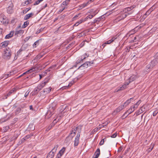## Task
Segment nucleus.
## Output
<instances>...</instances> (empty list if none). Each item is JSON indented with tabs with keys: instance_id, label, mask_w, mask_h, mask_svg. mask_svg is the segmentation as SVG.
Instances as JSON below:
<instances>
[{
	"instance_id": "37998d69",
	"label": "nucleus",
	"mask_w": 158,
	"mask_h": 158,
	"mask_svg": "<svg viewBox=\"0 0 158 158\" xmlns=\"http://www.w3.org/2000/svg\"><path fill=\"white\" fill-rule=\"evenodd\" d=\"M158 113V110H155L153 113V116H156V114H157V113Z\"/></svg>"
},
{
	"instance_id": "c9c22d12",
	"label": "nucleus",
	"mask_w": 158,
	"mask_h": 158,
	"mask_svg": "<svg viewBox=\"0 0 158 158\" xmlns=\"http://www.w3.org/2000/svg\"><path fill=\"white\" fill-rule=\"evenodd\" d=\"M28 127L31 130H33L35 129L34 127L33 124H30L29 125Z\"/></svg>"
},
{
	"instance_id": "864d4df0",
	"label": "nucleus",
	"mask_w": 158,
	"mask_h": 158,
	"mask_svg": "<svg viewBox=\"0 0 158 158\" xmlns=\"http://www.w3.org/2000/svg\"><path fill=\"white\" fill-rule=\"evenodd\" d=\"M130 148H127V149L125 151V152L124 153V155H125L130 150Z\"/></svg>"
},
{
	"instance_id": "39448f33",
	"label": "nucleus",
	"mask_w": 158,
	"mask_h": 158,
	"mask_svg": "<svg viewBox=\"0 0 158 158\" xmlns=\"http://www.w3.org/2000/svg\"><path fill=\"white\" fill-rule=\"evenodd\" d=\"M125 108L124 105H120L119 107L117 108L114 111L113 114H116L118 113L120 111L122 110L123 108Z\"/></svg>"
},
{
	"instance_id": "c03bdc74",
	"label": "nucleus",
	"mask_w": 158,
	"mask_h": 158,
	"mask_svg": "<svg viewBox=\"0 0 158 158\" xmlns=\"http://www.w3.org/2000/svg\"><path fill=\"white\" fill-rule=\"evenodd\" d=\"M31 7H29L28 8H27L25 9L23 13L24 12H25V13L27 12L29 10H30L31 9Z\"/></svg>"
},
{
	"instance_id": "412c9836",
	"label": "nucleus",
	"mask_w": 158,
	"mask_h": 158,
	"mask_svg": "<svg viewBox=\"0 0 158 158\" xmlns=\"http://www.w3.org/2000/svg\"><path fill=\"white\" fill-rule=\"evenodd\" d=\"M13 7H8L7 9V12L8 14H11L13 12Z\"/></svg>"
},
{
	"instance_id": "423d86ee",
	"label": "nucleus",
	"mask_w": 158,
	"mask_h": 158,
	"mask_svg": "<svg viewBox=\"0 0 158 158\" xmlns=\"http://www.w3.org/2000/svg\"><path fill=\"white\" fill-rule=\"evenodd\" d=\"M93 61H87L83 64L82 65H81L80 67L83 66L85 68H87L89 66H90L91 64H93Z\"/></svg>"
},
{
	"instance_id": "4be33fe9",
	"label": "nucleus",
	"mask_w": 158,
	"mask_h": 158,
	"mask_svg": "<svg viewBox=\"0 0 158 158\" xmlns=\"http://www.w3.org/2000/svg\"><path fill=\"white\" fill-rule=\"evenodd\" d=\"M74 83V82L73 81H72L69 84L68 86H63L62 87V88H63V89H66V88H68L69 87H70L73 85Z\"/></svg>"
},
{
	"instance_id": "0eeeda50",
	"label": "nucleus",
	"mask_w": 158,
	"mask_h": 158,
	"mask_svg": "<svg viewBox=\"0 0 158 158\" xmlns=\"http://www.w3.org/2000/svg\"><path fill=\"white\" fill-rule=\"evenodd\" d=\"M158 63V58H156L153 60L151 62V66L152 67L154 66Z\"/></svg>"
},
{
	"instance_id": "13d9d810",
	"label": "nucleus",
	"mask_w": 158,
	"mask_h": 158,
	"mask_svg": "<svg viewBox=\"0 0 158 158\" xmlns=\"http://www.w3.org/2000/svg\"><path fill=\"white\" fill-rule=\"evenodd\" d=\"M79 14H78V15H76L75 16H74L73 18V20H75L76 19L77 17H78L79 16Z\"/></svg>"
},
{
	"instance_id": "a878e982",
	"label": "nucleus",
	"mask_w": 158,
	"mask_h": 158,
	"mask_svg": "<svg viewBox=\"0 0 158 158\" xmlns=\"http://www.w3.org/2000/svg\"><path fill=\"white\" fill-rule=\"evenodd\" d=\"M21 111V108L18 107L17 108L15 111V113L16 114H18L20 113Z\"/></svg>"
},
{
	"instance_id": "7c9ffc66",
	"label": "nucleus",
	"mask_w": 158,
	"mask_h": 158,
	"mask_svg": "<svg viewBox=\"0 0 158 158\" xmlns=\"http://www.w3.org/2000/svg\"><path fill=\"white\" fill-rule=\"evenodd\" d=\"M17 133V132L15 131V135L13 136L12 138L13 139L15 140L19 136V134Z\"/></svg>"
},
{
	"instance_id": "393cba45",
	"label": "nucleus",
	"mask_w": 158,
	"mask_h": 158,
	"mask_svg": "<svg viewBox=\"0 0 158 158\" xmlns=\"http://www.w3.org/2000/svg\"><path fill=\"white\" fill-rule=\"evenodd\" d=\"M151 13V10H148L143 16L144 18L147 17V16L149 15Z\"/></svg>"
},
{
	"instance_id": "b1692460",
	"label": "nucleus",
	"mask_w": 158,
	"mask_h": 158,
	"mask_svg": "<svg viewBox=\"0 0 158 158\" xmlns=\"http://www.w3.org/2000/svg\"><path fill=\"white\" fill-rule=\"evenodd\" d=\"M16 90V89L15 88H13L7 94L8 96H10L11 94L13 93L14 91Z\"/></svg>"
},
{
	"instance_id": "4d7b16f0",
	"label": "nucleus",
	"mask_w": 158,
	"mask_h": 158,
	"mask_svg": "<svg viewBox=\"0 0 158 158\" xmlns=\"http://www.w3.org/2000/svg\"><path fill=\"white\" fill-rule=\"evenodd\" d=\"M123 149V148L122 147H120L119 148H118V152H121L122 150Z\"/></svg>"
},
{
	"instance_id": "ea45409f",
	"label": "nucleus",
	"mask_w": 158,
	"mask_h": 158,
	"mask_svg": "<svg viewBox=\"0 0 158 158\" xmlns=\"http://www.w3.org/2000/svg\"><path fill=\"white\" fill-rule=\"evenodd\" d=\"M41 2H42L40 0H38L37 1H36L35 3H34V6H35V5H37L38 4H39V3Z\"/></svg>"
},
{
	"instance_id": "5701e85b",
	"label": "nucleus",
	"mask_w": 158,
	"mask_h": 158,
	"mask_svg": "<svg viewBox=\"0 0 158 158\" xmlns=\"http://www.w3.org/2000/svg\"><path fill=\"white\" fill-rule=\"evenodd\" d=\"M59 147V145L58 144H56L55 145L53 148L51 150L52 152H54L55 153H56L58 148Z\"/></svg>"
},
{
	"instance_id": "c85d7f7f",
	"label": "nucleus",
	"mask_w": 158,
	"mask_h": 158,
	"mask_svg": "<svg viewBox=\"0 0 158 158\" xmlns=\"http://www.w3.org/2000/svg\"><path fill=\"white\" fill-rule=\"evenodd\" d=\"M29 22H28V21H26L24 22L23 24L22 25V28H25L27 26L28 24H29Z\"/></svg>"
},
{
	"instance_id": "f704fd0d",
	"label": "nucleus",
	"mask_w": 158,
	"mask_h": 158,
	"mask_svg": "<svg viewBox=\"0 0 158 158\" xmlns=\"http://www.w3.org/2000/svg\"><path fill=\"white\" fill-rule=\"evenodd\" d=\"M40 40H38L35 42L33 45V47L34 48H36V45H38L39 44V41Z\"/></svg>"
},
{
	"instance_id": "f257e3e1",
	"label": "nucleus",
	"mask_w": 158,
	"mask_h": 158,
	"mask_svg": "<svg viewBox=\"0 0 158 158\" xmlns=\"http://www.w3.org/2000/svg\"><path fill=\"white\" fill-rule=\"evenodd\" d=\"M73 129L71 131L69 135L66 137L65 141H66V142H68L71 140L75 136L76 132H78L75 139L74 143V146H77L78 145L79 143V137L81 130L79 127H76L75 128H73Z\"/></svg>"
},
{
	"instance_id": "ddd939ff",
	"label": "nucleus",
	"mask_w": 158,
	"mask_h": 158,
	"mask_svg": "<svg viewBox=\"0 0 158 158\" xmlns=\"http://www.w3.org/2000/svg\"><path fill=\"white\" fill-rule=\"evenodd\" d=\"M34 15V13H31L28 14H27L24 17V19L27 20L29 19L30 17H31Z\"/></svg>"
},
{
	"instance_id": "dca6fc26",
	"label": "nucleus",
	"mask_w": 158,
	"mask_h": 158,
	"mask_svg": "<svg viewBox=\"0 0 158 158\" xmlns=\"http://www.w3.org/2000/svg\"><path fill=\"white\" fill-rule=\"evenodd\" d=\"M87 56L86 53H85L81 56V60H77V63H80L81 62H82L83 60L85 59L86 58L85 56Z\"/></svg>"
},
{
	"instance_id": "2f4dec72",
	"label": "nucleus",
	"mask_w": 158,
	"mask_h": 158,
	"mask_svg": "<svg viewBox=\"0 0 158 158\" xmlns=\"http://www.w3.org/2000/svg\"><path fill=\"white\" fill-rule=\"evenodd\" d=\"M70 1V0H66L65 1L63 2H62V4L63 5L67 6V5L69 3Z\"/></svg>"
},
{
	"instance_id": "e433bc0d",
	"label": "nucleus",
	"mask_w": 158,
	"mask_h": 158,
	"mask_svg": "<svg viewBox=\"0 0 158 158\" xmlns=\"http://www.w3.org/2000/svg\"><path fill=\"white\" fill-rule=\"evenodd\" d=\"M134 8V7L133 6H131L130 7H128L126 9L127 11H129L130 10H131L133 9Z\"/></svg>"
},
{
	"instance_id": "6ab92c4d",
	"label": "nucleus",
	"mask_w": 158,
	"mask_h": 158,
	"mask_svg": "<svg viewBox=\"0 0 158 158\" xmlns=\"http://www.w3.org/2000/svg\"><path fill=\"white\" fill-rule=\"evenodd\" d=\"M51 88L50 87L48 88H45L44 89L43 92L44 94H47L51 90Z\"/></svg>"
},
{
	"instance_id": "a18cd8bd",
	"label": "nucleus",
	"mask_w": 158,
	"mask_h": 158,
	"mask_svg": "<svg viewBox=\"0 0 158 158\" xmlns=\"http://www.w3.org/2000/svg\"><path fill=\"white\" fill-rule=\"evenodd\" d=\"M38 89V88H37V87H36L35 89H34V91L36 93V94H37L39 92V91H40V90H39V89Z\"/></svg>"
},
{
	"instance_id": "f03ea898",
	"label": "nucleus",
	"mask_w": 158,
	"mask_h": 158,
	"mask_svg": "<svg viewBox=\"0 0 158 158\" xmlns=\"http://www.w3.org/2000/svg\"><path fill=\"white\" fill-rule=\"evenodd\" d=\"M11 55V53L10 51L9 50L6 49L4 51L3 57L5 59H9Z\"/></svg>"
},
{
	"instance_id": "7ed1b4c3",
	"label": "nucleus",
	"mask_w": 158,
	"mask_h": 158,
	"mask_svg": "<svg viewBox=\"0 0 158 158\" xmlns=\"http://www.w3.org/2000/svg\"><path fill=\"white\" fill-rule=\"evenodd\" d=\"M135 110V109H132V107L131 106L130 107L129 109L122 116V117L123 118H125L129 114H131Z\"/></svg>"
},
{
	"instance_id": "72a5a7b5",
	"label": "nucleus",
	"mask_w": 158,
	"mask_h": 158,
	"mask_svg": "<svg viewBox=\"0 0 158 158\" xmlns=\"http://www.w3.org/2000/svg\"><path fill=\"white\" fill-rule=\"evenodd\" d=\"M8 7H13V4L12 2L11 1H10L8 3Z\"/></svg>"
},
{
	"instance_id": "c756f323",
	"label": "nucleus",
	"mask_w": 158,
	"mask_h": 158,
	"mask_svg": "<svg viewBox=\"0 0 158 158\" xmlns=\"http://www.w3.org/2000/svg\"><path fill=\"white\" fill-rule=\"evenodd\" d=\"M23 32V30H19V31H16L15 32V35H17L20 34H22Z\"/></svg>"
},
{
	"instance_id": "473e14b6",
	"label": "nucleus",
	"mask_w": 158,
	"mask_h": 158,
	"mask_svg": "<svg viewBox=\"0 0 158 158\" xmlns=\"http://www.w3.org/2000/svg\"><path fill=\"white\" fill-rule=\"evenodd\" d=\"M33 136V135L30 133L29 135H27L24 137V139H25L27 140L28 139L30 138L31 136Z\"/></svg>"
},
{
	"instance_id": "4c0bfd02",
	"label": "nucleus",
	"mask_w": 158,
	"mask_h": 158,
	"mask_svg": "<svg viewBox=\"0 0 158 158\" xmlns=\"http://www.w3.org/2000/svg\"><path fill=\"white\" fill-rule=\"evenodd\" d=\"M43 56V55H42L41 54H39L37 55L36 56V58L37 59H39L42 58Z\"/></svg>"
},
{
	"instance_id": "774afa93",
	"label": "nucleus",
	"mask_w": 158,
	"mask_h": 158,
	"mask_svg": "<svg viewBox=\"0 0 158 158\" xmlns=\"http://www.w3.org/2000/svg\"><path fill=\"white\" fill-rule=\"evenodd\" d=\"M57 121L56 118H55L54 120L53 121L52 123H53L54 124H55L56 123H57Z\"/></svg>"
},
{
	"instance_id": "69168bd1",
	"label": "nucleus",
	"mask_w": 158,
	"mask_h": 158,
	"mask_svg": "<svg viewBox=\"0 0 158 158\" xmlns=\"http://www.w3.org/2000/svg\"><path fill=\"white\" fill-rule=\"evenodd\" d=\"M94 16V15H90L88 16V18H89L90 19H92Z\"/></svg>"
},
{
	"instance_id": "9d476101",
	"label": "nucleus",
	"mask_w": 158,
	"mask_h": 158,
	"mask_svg": "<svg viewBox=\"0 0 158 158\" xmlns=\"http://www.w3.org/2000/svg\"><path fill=\"white\" fill-rule=\"evenodd\" d=\"M60 109H61L62 110L61 112L64 113L66 111H67V110L69 109L68 107H67L66 105H64L62 106H61L60 107Z\"/></svg>"
},
{
	"instance_id": "09e8293b",
	"label": "nucleus",
	"mask_w": 158,
	"mask_h": 158,
	"mask_svg": "<svg viewBox=\"0 0 158 158\" xmlns=\"http://www.w3.org/2000/svg\"><path fill=\"white\" fill-rule=\"evenodd\" d=\"M62 155L61 154H59V153H58L57 154V155L56 158H60Z\"/></svg>"
},
{
	"instance_id": "20e7f679",
	"label": "nucleus",
	"mask_w": 158,
	"mask_h": 158,
	"mask_svg": "<svg viewBox=\"0 0 158 158\" xmlns=\"http://www.w3.org/2000/svg\"><path fill=\"white\" fill-rule=\"evenodd\" d=\"M137 78V76L134 75H132L129 77L128 80V81L127 82V85H128L130 83L134 81Z\"/></svg>"
},
{
	"instance_id": "e2e57ef3",
	"label": "nucleus",
	"mask_w": 158,
	"mask_h": 158,
	"mask_svg": "<svg viewBox=\"0 0 158 158\" xmlns=\"http://www.w3.org/2000/svg\"><path fill=\"white\" fill-rule=\"evenodd\" d=\"M31 94L32 95V96H34V95L37 94H36V93L34 91H32L31 93Z\"/></svg>"
},
{
	"instance_id": "2eb2a0df",
	"label": "nucleus",
	"mask_w": 158,
	"mask_h": 158,
	"mask_svg": "<svg viewBox=\"0 0 158 158\" xmlns=\"http://www.w3.org/2000/svg\"><path fill=\"white\" fill-rule=\"evenodd\" d=\"M134 99L133 98H130L125 102L123 105H124L125 107H126L129 103H131V101Z\"/></svg>"
},
{
	"instance_id": "5fc2aeb1",
	"label": "nucleus",
	"mask_w": 158,
	"mask_h": 158,
	"mask_svg": "<svg viewBox=\"0 0 158 158\" xmlns=\"http://www.w3.org/2000/svg\"><path fill=\"white\" fill-rule=\"evenodd\" d=\"M85 44V42L84 41H83L82 43L80 44L79 46L80 47H82Z\"/></svg>"
},
{
	"instance_id": "cd10ccee",
	"label": "nucleus",
	"mask_w": 158,
	"mask_h": 158,
	"mask_svg": "<svg viewBox=\"0 0 158 158\" xmlns=\"http://www.w3.org/2000/svg\"><path fill=\"white\" fill-rule=\"evenodd\" d=\"M65 148L64 147H63L61 150L59 151L58 153H59V154L63 155L64 153V152L65 151Z\"/></svg>"
},
{
	"instance_id": "79ce46f5",
	"label": "nucleus",
	"mask_w": 158,
	"mask_h": 158,
	"mask_svg": "<svg viewBox=\"0 0 158 158\" xmlns=\"http://www.w3.org/2000/svg\"><path fill=\"white\" fill-rule=\"evenodd\" d=\"M106 139V138H105L104 139H102L101 140V141L99 143V144L100 145H102L103 144H104V139Z\"/></svg>"
},
{
	"instance_id": "603ef678",
	"label": "nucleus",
	"mask_w": 158,
	"mask_h": 158,
	"mask_svg": "<svg viewBox=\"0 0 158 158\" xmlns=\"http://www.w3.org/2000/svg\"><path fill=\"white\" fill-rule=\"evenodd\" d=\"M130 47H127L125 49V51L126 52H129L130 51Z\"/></svg>"
},
{
	"instance_id": "680f3d73",
	"label": "nucleus",
	"mask_w": 158,
	"mask_h": 158,
	"mask_svg": "<svg viewBox=\"0 0 158 158\" xmlns=\"http://www.w3.org/2000/svg\"><path fill=\"white\" fill-rule=\"evenodd\" d=\"M29 92H27V91L25 93V97H27V96H28L29 94Z\"/></svg>"
},
{
	"instance_id": "9b49d317",
	"label": "nucleus",
	"mask_w": 158,
	"mask_h": 158,
	"mask_svg": "<svg viewBox=\"0 0 158 158\" xmlns=\"http://www.w3.org/2000/svg\"><path fill=\"white\" fill-rule=\"evenodd\" d=\"M9 41H5L4 42H2L0 44V47L5 48L8 45Z\"/></svg>"
},
{
	"instance_id": "6e6552de",
	"label": "nucleus",
	"mask_w": 158,
	"mask_h": 158,
	"mask_svg": "<svg viewBox=\"0 0 158 158\" xmlns=\"http://www.w3.org/2000/svg\"><path fill=\"white\" fill-rule=\"evenodd\" d=\"M47 83V81H44L43 82L39 84L37 87L38 89H39L40 90H41L43 87H44L46 83Z\"/></svg>"
},
{
	"instance_id": "f3484780",
	"label": "nucleus",
	"mask_w": 158,
	"mask_h": 158,
	"mask_svg": "<svg viewBox=\"0 0 158 158\" xmlns=\"http://www.w3.org/2000/svg\"><path fill=\"white\" fill-rule=\"evenodd\" d=\"M13 34L14 32L12 31L9 34H7L6 36L5 37V38L6 39H9L13 36Z\"/></svg>"
},
{
	"instance_id": "1a4fd4ad",
	"label": "nucleus",
	"mask_w": 158,
	"mask_h": 158,
	"mask_svg": "<svg viewBox=\"0 0 158 158\" xmlns=\"http://www.w3.org/2000/svg\"><path fill=\"white\" fill-rule=\"evenodd\" d=\"M36 68L35 67H33L31 68L30 69H29L27 71L25 72H24V73H23V74L22 75H21V76H22L23 75H24L26 73H31V72H33V71H35H35L37 70V68H36Z\"/></svg>"
},
{
	"instance_id": "f8f14e48",
	"label": "nucleus",
	"mask_w": 158,
	"mask_h": 158,
	"mask_svg": "<svg viewBox=\"0 0 158 158\" xmlns=\"http://www.w3.org/2000/svg\"><path fill=\"white\" fill-rule=\"evenodd\" d=\"M55 153L51 151L48 154L46 158H53L54 156Z\"/></svg>"
},
{
	"instance_id": "052dcab7",
	"label": "nucleus",
	"mask_w": 158,
	"mask_h": 158,
	"mask_svg": "<svg viewBox=\"0 0 158 158\" xmlns=\"http://www.w3.org/2000/svg\"><path fill=\"white\" fill-rule=\"evenodd\" d=\"M30 36H28V37H26L25 39H24V41H27V40H28L30 39Z\"/></svg>"
},
{
	"instance_id": "a211bd4d",
	"label": "nucleus",
	"mask_w": 158,
	"mask_h": 158,
	"mask_svg": "<svg viewBox=\"0 0 158 158\" xmlns=\"http://www.w3.org/2000/svg\"><path fill=\"white\" fill-rule=\"evenodd\" d=\"M32 3V0H28L26 1L25 2H23L22 3V5L23 6H25V5H27L30 3Z\"/></svg>"
},
{
	"instance_id": "58836bf2",
	"label": "nucleus",
	"mask_w": 158,
	"mask_h": 158,
	"mask_svg": "<svg viewBox=\"0 0 158 158\" xmlns=\"http://www.w3.org/2000/svg\"><path fill=\"white\" fill-rule=\"evenodd\" d=\"M122 88H123L122 86L120 87H118L116 89L115 92H118L119 91L124 90L123 89H122Z\"/></svg>"
},
{
	"instance_id": "aec40b11",
	"label": "nucleus",
	"mask_w": 158,
	"mask_h": 158,
	"mask_svg": "<svg viewBox=\"0 0 158 158\" xmlns=\"http://www.w3.org/2000/svg\"><path fill=\"white\" fill-rule=\"evenodd\" d=\"M1 22L4 24H6L8 23V21L7 19L3 18L1 20Z\"/></svg>"
},
{
	"instance_id": "a19ab883",
	"label": "nucleus",
	"mask_w": 158,
	"mask_h": 158,
	"mask_svg": "<svg viewBox=\"0 0 158 158\" xmlns=\"http://www.w3.org/2000/svg\"><path fill=\"white\" fill-rule=\"evenodd\" d=\"M127 82L125 83L123 85L122 87V89H124L126 88L127 86Z\"/></svg>"
},
{
	"instance_id": "49530a36",
	"label": "nucleus",
	"mask_w": 158,
	"mask_h": 158,
	"mask_svg": "<svg viewBox=\"0 0 158 158\" xmlns=\"http://www.w3.org/2000/svg\"><path fill=\"white\" fill-rule=\"evenodd\" d=\"M49 114H52V113H51V111H50V110H49V111H48V113H47V114H46V117L48 118H49L50 117H51V115H50V116H49H49H48V114H49Z\"/></svg>"
},
{
	"instance_id": "bb28decb",
	"label": "nucleus",
	"mask_w": 158,
	"mask_h": 158,
	"mask_svg": "<svg viewBox=\"0 0 158 158\" xmlns=\"http://www.w3.org/2000/svg\"><path fill=\"white\" fill-rule=\"evenodd\" d=\"M84 22V20L83 19H81L79 21L77 22L76 23L74 24V26H78V25L80 24L81 23H82V22Z\"/></svg>"
},
{
	"instance_id": "6e6d98bb",
	"label": "nucleus",
	"mask_w": 158,
	"mask_h": 158,
	"mask_svg": "<svg viewBox=\"0 0 158 158\" xmlns=\"http://www.w3.org/2000/svg\"><path fill=\"white\" fill-rule=\"evenodd\" d=\"M22 51V50L21 49H20L17 52V53L18 54V55L19 54H20L21 52Z\"/></svg>"
},
{
	"instance_id": "4468645a",
	"label": "nucleus",
	"mask_w": 158,
	"mask_h": 158,
	"mask_svg": "<svg viewBox=\"0 0 158 158\" xmlns=\"http://www.w3.org/2000/svg\"><path fill=\"white\" fill-rule=\"evenodd\" d=\"M100 154V150L99 148H98L97 149L95 152L94 155H95V157L93 158H98Z\"/></svg>"
},
{
	"instance_id": "338daca9",
	"label": "nucleus",
	"mask_w": 158,
	"mask_h": 158,
	"mask_svg": "<svg viewBox=\"0 0 158 158\" xmlns=\"http://www.w3.org/2000/svg\"><path fill=\"white\" fill-rule=\"evenodd\" d=\"M116 39V38H115V37H113V38H112L111 40H110L111 41V42H113L114 40Z\"/></svg>"
},
{
	"instance_id": "0e129e2a",
	"label": "nucleus",
	"mask_w": 158,
	"mask_h": 158,
	"mask_svg": "<svg viewBox=\"0 0 158 158\" xmlns=\"http://www.w3.org/2000/svg\"><path fill=\"white\" fill-rule=\"evenodd\" d=\"M65 8V7H64L63 8H62L61 9H60L59 11L60 13H61L64 10Z\"/></svg>"
},
{
	"instance_id": "8fccbe9b",
	"label": "nucleus",
	"mask_w": 158,
	"mask_h": 158,
	"mask_svg": "<svg viewBox=\"0 0 158 158\" xmlns=\"http://www.w3.org/2000/svg\"><path fill=\"white\" fill-rule=\"evenodd\" d=\"M62 155L61 154H59V153H58L57 154V155L56 158H60Z\"/></svg>"
},
{
	"instance_id": "3c124183",
	"label": "nucleus",
	"mask_w": 158,
	"mask_h": 158,
	"mask_svg": "<svg viewBox=\"0 0 158 158\" xmlns=\"http://www.w3.org/2000/svg\"><path fill=\"white\" fill-rule=\"evenodd\" d=\"M141 101L140 100H139L137 102H136L135 104V106H137L139 105V104L141 103Z\"/></svg>"
},
{
	"instance_id": "bf43d9fd",
	"label": "nucleus",
	"mask_w": 158,
	"mask_h": 158,
	"mask_svg": "<svg viewBox=\"0 0 158 158\" xmlns=\"http://www.w3.org/2000/svg\"><path fill=\"white\" fill-rule=\"evenodd\" d=\"M88 4V2H87L86 3H84L82 5V6H82V7H84L87 6V4Z\"/></svg>"
},
{
	"instance_id": "de8ad7c7",
	"label": "nucleus",
	"mask_w": 158,
	"mask_h": 158,
	"mask_svg": "<svg viewBox=\"0 0 158 158\" xmlns=\"http://www.w3.org/2000/svg\"><path fill=\"white\" fill-rule=\"evenodd\" d=\"M117 135V133H115L111 136V137L112 138H115Z\"/></svg>"
}]
</instances>
